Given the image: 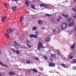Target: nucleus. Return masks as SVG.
Masks as SVG:
<instances>
[{"instance_id":"4be33fe9","label":"nucleus","mask_w":76,"mask_h":76,"mask_svg":"<svg viewBox=\"0 0 76 76\" xmlns=\"http://www.w3.org/2000/svg\"><path fill=\"white\" fill-rule=\"evenodd\" d=\"M31 7L33 9H35V6L33 4L31 5Z\"/></svg>"},{"instance_id":"052dcab7","label":"nucleus","mask_w":76,"mask_h":76,"mask_svg":"<svg viewBox=\"0 0 76 76\" xmlns=\"http://www.w3.org/2000/svg\"><path fill=\"white\" fill-rule=\"evenodd\" d=\"M50 72L51 73H53V72Z\"/></svg>"},{"instance_id":"603ef678","label":"nucleus","mask_w":76,"mask_h":76,"mask_svg":"<svg viewBox=\"0 0 76 76\" xmlns=\"http://www.w3.org/2000/svg\"><path fill=\"white\" fill-rule=\"evenodd\" d=\"M12 50L14 51H15V50H14V49H12Z\"/></svg>"},{"instance_id":"2eb2a0df","label":"nucleus","mask_w":76,"mask_h":76,"mask_svg":"<svg viewBox=\"0 0 76 76\" xmlns=\"http://www.w3.org/2000/svg\"><path fill=\"white\" fill-rule=\"evenodd\" d=\"M56 55L55 54H51V56L52 57H54L55 58H56Z\"/></svg>"},{"instance_id":"6e6d98bb","label":"nucleus","mask_w":76,"mask_h":76,"mask_svg":"<svg viewBox=\"0 0 76 76\" xmlns=\"http://www.w3.org/2000/svg\"><path fill=\"white\" fill-rule=\"evenodd\" d=\"M75 37H76V34H75Z\"/></svg>"},{"instance_id":"6e6552de","label":"nucleus","mask_w":76,"mask_h":76,"mask_svg":"<svg viewBox=\"0 0 76 76\" xmlns=\"http://www.w3.org/2000/svg\"><path fill=\"white\" fill-rule=\"evenodd\" d=\"M49 66H50L54 67L55 66V64L53 63H50L49 64Z\"/></svg>"},{"instance_id":"1a4fd4ad","label":"nucleus","mask_w":76,"mask_h":76,"mask_svg":"<svg viewBox=\"0 0 76 76\" xmlns=\"http://www.w3.org/2000/svg\"><path fill=\"white\" fill-rule=\"evenodd\" d=\"M62 16H64V17L66 19V18H69V16L67 15H65L64 14H62Z\"/></svg>"},{"instance_id":"2f4dec72","label":"nucleus","mask_w":76,"mask_h":76,"mask_svg":"<svg viewBox=\"0 0 76 76\" xmlns=\"http://www.w3.org/2000/svg\"><path fill=\"white\" fill-rule=\"evenodd\" d=\"M46 16H51V14H46Z\"/></svg>"},{"instance_id":"3c124183","label":"nucleus","mask_w":76,"mask_h":76,"mask_svg":"<svg viewBox=\"0 0 76 76\" xmlns=\"http://www.w3.org/2000/svg\"><path fill=\"white\" fill-rule=\"evenodd\" d=\"M12 45L14 46V47H16V45Z\"/></svg>"},{"instance_id":"39448f33","label":"nucleus","mask_w":76,"mask_h":76,"mask_svg":"<svg viewBox=\"0 0 76 76\" xmlns=\"http://www.w3.org/2000/svg\"><path fill=\"white\" fill-rule=\"evenodd\" d=\"M7 31L8 33H11V32H12L13 31V30L12 29L8 28L7 30Z\"/></svg>"},{"instance_id":"e433bc0d","label":"nucleus","mask_w":76,"mask_h":76,"mask_svg":"<svg viewBox=\"0 0 76 76\" xmlns=\"http://www.w3.org/2000/svg\"><path fill=\"white\" fill-rule=\"evenodd\" d=\"M73 61H74L75 63H76V59H74L73 60Z\"/></svg>"},{"instance_id":"ddd939ff","label":"nucleus","mask_w":76,"mask_h":76,"mask_svg":"<svg viewBox=\"0 0 76 76\" xmlns=\"http://www.w3.org/2000/svg\"><path fill=\"white\" fill-rule=\"evenodd\" d=\"M61 66H62V67H64V68H68V67L67 66H66L64 64H61Z\"/></svg>"},{"instance_id":"4468645a","label":"nucleus","mask_w":76,"mask_h":76,"mask_svg":"<svg viewBox=\"0 0 76 76\" xmlns=\"http://www.w3.org/2000/svg\"><path fill=\"white\" fill-rule=\"evenodd\" d=\"M43 22L41 20H39L38 21V23L39 24V25H42Z\"/></svg>"},{"instance_id":"7c9ffc66","label":"nucleus","mask_w":76,"mask_h":76,"mask_svg":"<svg viewBox=\"0 0 76 76\" xmlns=\"http://www.w3.org/2000/svg\"><path fill=\"white\" fill-rule=\"evenodd\" d=\"M76 9H75L74 8H73L72 9V10L73 11H74V12H76V7H75Z\"/></svg>"},{"instance_id":"13d9d810","label":"nucleus","mask_w":76,"mask_h":76,"mask_svg":"<svg viewBox=\"0 0 76 76\" xmlns=\"http://www.w3.org/2000/svg\"><path fill=\"white\" fill-rule=\"evenodd\" d=\"M37 76H40V75H37Z\"/></svg>"},{"instance_id":"cd10ccee","label":"nucleus","mask_w":76,"mask_h":76,"mask_svg":"<svg viewBox=\"0 0 76 76\" xmlns=\"http://www.w3.org/2000/svg\"><path fill=\"white\" fill-rule=\"evenodd\" d=\"M14 43L16 45H17V46H19V45L17 43V42H14Z\"/></svg>"},{"instance_id":"a878e982","label":"nucleus","mask_w":76,"mask_h":76,"mask_svg":"<svg viewBox=\"0 0 76 76\" xmlns=\"http://www.w3.org/2000/svg\"><path fill=\"white\" fill-rule=\"evenodd\" d=\"M32 70L34 72L36 73V72H37V71L35 69H32Z\"/></svg>"},{"instance_id":"0eeeda50","label":"nucleus","mask_w":76,"mask_h":76,"mask_svg":"<svg viewBox=\"0 0 76 76\" xmlns=\"http://www.w3.org/2000/svg\"><path fill=\"white\" fill-rule=\"evenodd\" d=\"M6 18H7L6 16L3 17L1 19L2 21L4 22H5V20L6 19Z\"/></svg>"},{"instance_id":"c756f323","label":"nucleus","mask_w":76,"mask_h":76,"mask_svg":"<svg viewBox=\"0 0 76 76\" xmlns=\"http://www.w3.org/2000/svg\"><path fill=\"white\" fill-rule=\"evenodd\" d=\"M56 51L57 52L58 54H59V55H61V53H59V50H57Z\"/></svg>"},{"instance_id":"a18cd8bd","label":"nucleus","mask_w":76,"mask_h":76,"mask_svg":"<svg viewBox=\"0 0 76 76\" xmlns=\"http://www.w3.org/2000/svg\"><path fill=\"white\" fill-rule=\"evenodd\" d=\"M41 29H45V28L44 27H42Z\"/></svg>"},{"instance_id":"58836bf2","label":"nucleus","mask_w":76,"mask_h":76,"mask_svg":"<svg viewBox=\"0 0 76 76\" xmlns=\"http://www.w3.org/2000/svg\"><path fill=\"white\" fill-rule=\"evenodd\" d=\"M73 18H74V19H76V16L75 15L73 16Z\"/></svg>"},{"instance_id":"aec40b11","label":"nucleus","mask_w":76,"mask_h":76,"mask_svg":"<svg viewBox=\"0 0 76 76\" xmlns=\"http://www.w3.org/2000/svg\"><path fill=\"white\" fill-rule=\"evenodd\" d=\"M26 6H29V3L28 1H26Z\"/></svg>"},{"instance_id":"473e14b6","label":"nucleus","mask_w":76,"mask_h":76,"mask_svg":"<svg viewBox=\"0 0 76 76\" xmlns=\"http://www.w3.org/2000/svg\"><path fill=\"white\" fill-rule=\"evenodd\" d=\"M26 62L27 63H28V64L30 63V61L29 60H28L26 61Z\"/></svg>"},{"instance_id":"4d7b16f0","label":"nucleus","mask_w":76,"mask_h":76,"mask_svg":"<svg viewBox=\"0 0 76 76\" xmlns=\"http://www.w3.org/2000/svg\"><path fill=\"white\" fill-rule=\"evenodd\" d=\"M56 73H59L58 72H56Z\"/></svg>"},{"instance_id":"412c9836","label":"nucleus","mask_w":76,"mask_h":76,"mask_svg":"<svg viewBox=\"0 0 76 76\" xmlns=\"http://www.w3.org/2000/svg\"><path fill=\"white\" fill-rule=\"evenodd\" d=\"M37 29V27L34 26L33 27L32 30H33V31H35V30H36Z\"/></svg>"},{"instance_id":"423d86ee","label":"nucleus","mask_w":76,"mask_h":76,"mask_svg":"<svg viewBox=\"0 0 76 76\" xmlns=\"http://www.w3.org/2000/svg\"><path fill=\"white\" fill-rule=\"evenodd\" d=\"M26 43L27 44V46L29 48H31V46L29 45V44L30 43V42L28 40L27 41H26Z\"/></svg>"},{"instance_id":"09e8293b","label":"nucleus","mask_w":76,"mask_h":76,"mask_svg":"<svg viewBox=\"0 0 76 76\" xmlns=\"http://www.w3.org/2000/svg\"><path fill=\"white\" fill-rule=\"evenodd\" d=\"M72 33V31H70L69 32V35H70V34Z\"/></svg>"},{"instance_id":"864d4df0","label":"nucleus","mask_w":76,"mask_h":76,"mask_svg":"<svg viewBox=\"0 0 76 76\" xmlns=\"http://www.w3.org/2000/svg\"><path fill=\"white\" fill-rule=\"evenodd\" d=\"M12 1H15V0H12Z\"/></svg>"},{"instance_id":"bf43d9fd","label":"nucleus","mask_w":76,"mask_h":76,"mask_svg":"<svg viewBox=\"0 0 76 76\" xmlns=\"http://www.w3.org/2000/svg\"><path fill=\"white\" fill-rule=\"evenodd\" d=\"M0 76H1V73H0Z\"/></svg>"},{"instance_id":"5fc2aeb1","label":"nucleus","mask_w":76,"mask_h":76,"mask_svg":"<svg viewBox=\"0 0 76 76\" xmlns=\"http://www.w3.org/2000/svg\"><path fill=\"white\" fill-rule=\"evenodd\" d=\"M68 1V0L66 1L65 2H67Z\"/></svg>"},{"instance_id":"9d476101","label":"nucleus","mask_w":76,"mask_h":76,"mask_svg":"<svg viewBox=\"0 0 76 76\" xmlns=\"http://www.w3.org/2000/svg\"><path fill=\"white\" fill-rule=\"evenodd\" d=\"M75 45H76V44L75 43H74L71 46V49H74Z\"/></svg>"},{"instance_id":"393cba45","label":"nucleus","mask_w":76,"mask_h":76,"mask_svg":"<svg viewBox=\"0 0 76 76\" xmlns=\"http://www.w3.org/2000/svg\"><path fill=\"white\" fill-rule=\"evenodd\" d=\"M35 34L36 35H37V36H38V35H39V32H38V31H36L35 32Z\"/></svg>"},{"instance_id":"f03ea898","label":"nucleus","mask_w":76,"mask_h":76,"mask_svg":"<svg viewBox=\"0 0 76 76\" xmlns=\"http://www.w3.org/2000/svg\"><path fill=\"white\" fill-rule=\"evenodd\" d=\"M40 48H44V47H43V45L41 44V43L39 42L38 45V49L39 50H40Z\"/></svg>"},{"instance_id":"72a5a7b5","label":"nucleus","mask_w":76,"mask_h":76,"mask_svg":"<svg viewBox=\"0 0 76 76\" xmlns=\"http://www.w3.org/2000/svg\"><path fill=\"white\" fill-rule=\"evenodd\" d=\"M34 35L33 34H30V38H32V37H33Z\"/></svg>"},{"instance_id":"c85d7f7f","label":"nucleus","mask_w":76,"mask_h":76,"mask_svg":"<svg viewBox=\"0 0 76 76\" xmlns=\"http://www.w3.org/2000/svg\"><path fill=\"white\" fill-rule=\"evenodd\" d=\"M34 58L35 60H37V61L39 60V58L37 57H35Z\"/></svg>"},{"instance_id":"8fccbe9b","label":"nucleus","mask_w":76,"mask_h":76,"mask_svg":"<svg viewBox=\"0 0 76 76\" xmlns=\"http://www.w3.org/2000/svg\"><path fill=\"white\" fill-rule=\"evenodd\" d=\"M15 1H16V2H18V0H15Z\"/></svg>"},{"instance_id":"5701e85b","label":"nucleus","mask_w":76,"mask_h":76,"mask_svg":"<svg viewBox=\"0 0 76 76\" xmlns=\"http://www.w3.org/2000/svg\"><path fill=\"white\" fill-rule=\"evenodd\" d=\"M33 38H38V36L35 35V34H33Z\"/></svg>"},{"instance_id":"a211bd4d","label":"nucleus","mask_w":76,"mask_h":76,"mask_svg":"<svg viewBox=\"0 0 76 76\" xmlns=\"http://www.w3.org/2000/svg\"><path fill=\"white\" fill-rule=\"evenodd\" d=\"M0 64H1V66H5V67H7V66L6 65L3 64L2 62L1 61H0Z\"/></svg>"},{"instance_id":"9b49d317","label":"nucleus","mask_w":76,"mask_h":76,"mask_svg":"<svg viewBox=\"0 0 76 76\" xmlns=\"http://www.w3.org/2000/svg\"><path fill=\"white\" fill-rule=\"evenodd\" d=\"M17 8V7H13L12 8V11H15L16 10V9Z\"/></svg>"},{"instance_id":"c03bdc74","label":"nucleus","mask_w":76,"mask_h":76,"mask_svg":"<svg viewBox=\"0 0 76 76\" xmlns=\"http://www.w3.org/2000/svg\"><path fill=\"white\" fill-rule=\"evenodd\" d=\"M40 69L41 70H43V69L42 68H40Z\"/></svg>"},{"instance_id":"de8ad7c7","label":"nucleus","mask_w":76,"mask_h":76,"mask_svg":"<svg viewBox=\"0 0 76 76\" xmlns=\"http://www.w3.org/2000/svg\"><path fill=\"white\" fill-rule=\"evenodd\" d=\"M1 50H0V55H1Z\"/></svg>"},{"instance_id":"79ce46f5","label":"nucleus","mask_w":76,"mask_h":76,"mask_svg":"<svg viewBox=\"0 0 76 76\" xmlns=\"http://www.w3.org/2000/svg\"><path fill=\"white\" fill-rule=\"evenodd\" d=\"M4 5L6 7H7V4H6L5 3Z\"/></svg>"},{"instance_id":"a19ab883","label":"nucleus","mask_w":76,"mask_h":76,"mask_svg":"<svg viewBox=\"0 0 76 76\" xmlns=\"http://www.w3.org/2000/svg\"><path fill=\"white\" fill-rule=\"evenodd\" d=\"M50 61H53V58H50Z\"/></svg>"},{"instance_id":"4c0bfd02","label":"nucleus","mask_w":76,"mask_h":76,"mask_svg":"<svg viewBox=\"0 0 76 76\" xmlns=\"http://www.w3.org/2000/svg\"><path fill=\"white\" fill-rule=\"evenodd\" d=\"M53 33H55V32H56V30L53 29Z\"/></svg>"},{"instance_id":"dca6fc26","label":"nucleus","mask_w":76,"mask_h":76,"mask_svg":"<svg viewBox=\"0 0 76 76\" xmlns=\"http://www.w3.org/2000/svg\"><path fill=\"white\" fill-rule=\"evenodd\" d=\"M15 73L13 72H9L10 75H14Z\"/></svg>"},{"instance_id":"680f3d73","label":"nucleus","mask_w":76,"mask_h":76,"mask_svg":"<svg viewBox=\"0 0 76 76\" xmlns=\"http://www.w3.org/2000/svg\"><path fill=\"white\" fill-rule=\"evenodd\" d=\"M75 16H76V13L75 14Z\"/></svg>"},{"instance_id":"e2e57ef3","label":"nucleus","mask_w":76,"mask_h":76,"mask_svg":"<svg viewBox=\"0 0 76 76\" xmlns=\"http://www.w3.org/2000/svg\"><path fill=\"white\" fill-rule=\"evenodd\" d=\"M34 1H35V0H33Z\"/></svg>"},{"instance_id":"7ed1b4c3","label":"nucleus","mask_w":76,"mask_h":76,"mask_svg":"<svg viewBox=\"0 0 76 76\" xmlns=\"http://www.w3.org/2000/svg\"><path fill=\"white\" fill-rule=\"evenodd\" d=\"M66 23H64L62 24L61 27L62 29H64L65 28H66Z\"/></svg>"},{"instance_id":"f8f14e48","label":"nucleus","mask_w":76,"mask_h":76,"mask_svg":"<svg viewBox=\"0 0 76 76\" xmlns=\"http://www.w3.org/2000/svg\"><path fill=\"white\" fill-rule=\"evenodd\" d=\"M4 36L7 38H8V37H9L10 35L9 34H8L7 33H6L5 34Z\"/></svg>"},{"instance_id":"f704fd0d","label":"nucleus","mask_w":76,"mask_h":76,"mask_svg":"<svg viewBox=\"0 0 76 76\" xmlns=\"http://www.w3.org/2000/svg\"><path fill=\"white\" fill-rule=\"evenodd\" d=\"M44 58H45V59H48V58H47V57L46 56H44Z\"/></svg>"},{"instance_id":"c9c22d12","label":"nucleus","mask_w":76,"mask_h":76,"mask_svg":"<svg viewBox=\"0 0 76 76\" xmlns=\"http://www.w3.org/2000/svg\"><path fill=\"white\" fill-rule=\"evenodd\" d=\"M73 56H70L69 57H68V58H73Z\"/></svg>"},{"instance_id":"ea45409f","label":"nucleus","mask_w":76,"mask_h":76,"mask_svg":"<svg viewBox=\"0 0 76 76\" xmlns=\"http://www.w3.org/2000/svg\"><path fill=\"white\" fill-rule=\"evenodd\" d=\"M73 69L74 70H76V67L74 66L73 67Z\"/></svg>"},{"instance_id":"6ab92c4d","label":"nucleus","mask_w":76,"mask_h":76,"mask_svg":"<svg viewBox=\"0 0 76 76\" xmlns=\"http://www.w3.org/2000/svg\"><path fill=\"white\" fill-rule=\"evenodd\" d=\"M50 41V38H47L45 39V41L47 42H49Z\"/></svg>"},{"instance_id":"f257e3e1","label":"nucleus","mask_w":76,"mask_h":76,"mask_svg":"<svg viewBox=\"0 0 76 76\" xmlns=\"http://www.w3.org/2000/svg\"><path fill=\"white\" fill-rule=\"evenodd\" d=\"M68 20L70 21V23L68 25V26L69 27H71V26H72L74 25V20L72 19V18H70L68 19Z\"/></svg>"},{"instance_id":"20e7f679","label":"nucleus","mask_w":76,"mask_h":76,"mask_svg":"<svg viewBox=\"0 0 76 76\" xmlns=\"http://www.w3.org/2000/svg\"><path fill=\"white\" fill-rule=\"evenodd\" d=\"M40 6H41V7L43 6V7H45V8H47L48 7V6H47V4H40Z\"/></svg>"},{"instance_id":"f3484780","label":"nucleus","mask_w":76,"mask_h":76,"mask_svg":"<svg viewBox=\"0 0 76 76\" xmlns=\"http://www.w3.org/2000/svg\"><path fill=\"white\" fill-rule=\"evenodd\" d=\"M73 52H71L70 53L69 55L68 56V57H70V56H72L73 54Z\"/></svg>"},{"instance_id":"b1692460","label":"nucleus","mask_w":76,"mask_h":76,"mask_svg":"<svg viewBox=\"0 0 76 76\" xmlns=\"http://www.w3.org/2000/svg\"><path fill=\"white\" fill-rule=\"evenodd\" d=\"M22 20H23V17L21 16L20 18V22H22Z\"/></svg>"},{"instance_id":"bb28decb","label":"nucleus","mask_w":76,"mask_h":76,"mask_svg":"<svg viewBox=\"0 0 76 76\" xmlns=\"http://www.w3.org/2000/svg\"><path fill=\"white\" fill-rule=\"evenodd\" d=\"M15 53H16L17 54H19L20 53V52L19 50H16L15 51Z\"/></svg>"},{"instance_id":"49530a36","label":"nucleus","mask_w":76,"mask_h":76,"mask_svg":"<svg viewBox=\"0 0 76 76\" xmlns=\"http://www.w3.org/2000/svg\"><path fill=\"white\" fill-rule=\"evenodd\" d=\"M59 19H61V18H62V17H61V16H59Z\"/></svg>"},{"instance_id":"0e129e2a","label":"nucleus","mask_w":76,"mask_h":76,"mask_svg":"<svg viewBox=\"0 0 76 76\" xmlns=\"http://www.w3.org/2000/svg\"><path fill=\"white\" fill-rule=\"evenodd\" d=\"M75 1H76V0H75Z\"/></svg>"},{"instance_id":"37998d69","label":"nucleus","mask_w":76,"mask_h":76,"mask_svg":"<svg viewBox=\"0 0 76 76\" xmlns=\"http://www.w3.org/2000/svg\"><path fill=\"white\" fill-rule=\"evenodd\" d=\"M57 20L58 22H60V19H57Z\"/></svg>"}]
</instances>
